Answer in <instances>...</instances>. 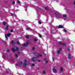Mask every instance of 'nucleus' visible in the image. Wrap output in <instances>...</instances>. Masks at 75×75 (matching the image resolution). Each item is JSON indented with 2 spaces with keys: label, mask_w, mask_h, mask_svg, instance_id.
<instances>
[{
  "label": "nucleus",
  "mask_w": 75,
  "mask_h": 75,
  "mask_svg": "<svg viewBox=\"0 0 75 75\" xmlns=\"http://www.w3.org/2000/svg\"><path fill=\"white\" fill-rule=\"evenodd\" d=\"M18 63L19 64H16V66H19V65H22V64H23V62H22L21 61H20L18 62Z\"/></svg>",
  "instance_id": "8"
},
{
  "label": "nucleus",
  "mask_w": 75,
  "mask_h": 75,
  "mask_svg": "<svg viewBox=\"0 0 75 75\" xmlns=\"http://www.w3.org/2000/svg\"><path fill=\"white\" fill-rule=\"evenodd\" d=\"M8 27L6 26L5 27V29L6 30H8Z\"/></svg>",
  "instance_id": "14"
},
{
  "label": "nucleus",
  "mask_w": 75,
  "mask_h": 75,
  "mask_svg": "<svg viewBox=\"0 0 75 75\" xmlns=\"http://www.w3.org/2000/svg\"><path fill=\"white\" fill-rule=\"evenodd\" d=\"M39 23V24H42V22H41V21H39L38 22Z\"/></svg>",
  "instance_id": "21"
},
{
  "label": "nucleus",
  "mask_w": 75,
  "mask_h": 75,
  "mask_svg": "<svg viewBox=\"0 0 75 75\" xmlns=\"http://www.w3.org/2000/svg\"><path fill=\"white\" fill-rule=\"evenodd\" d=\"M11 43L13 44V43H14V41H12L11 42Z\"/></svg>",
  "instance_id": "37"
},
{
  "label": "nucleus",
  "mask_w": 75,
  "mask_h": 75,
  "mask_svg": "<svg viewBox=\"0 0 75 75\" xmlns=\"http://www.w3.org/2000/svg\"><path fill=\"white\" fill-rule=\"evenodd\" d=\"M33 54L34 55H35V56L36 57H37V58H39L40 57H42V55L38 54L37 53H35V52H33Z\"/></svg>",
  "instance_id": "4"
},
{
  "label": "nucleus",
  "mask_w": 75,
  "mask_h": 75,
  "mask_svg": "<svg viewBox=\"0 0 75 75\" xmlns=\"http://www.w3.org/2000/svg\"><path fill=\"white\" fill-rule=\"evenodd\" d=\"M15 57H16V58H17L18 57V55H17V54H15Z\"/></svg>",
  "instance_id": "17"
},
{
  "label": "nucleus",
  "mask_w": 75,
  "mask_h": 75,
  "mask_svg": "<svg viewBox=\"0 0 75 75\" xmlns=\"http://www.w3.org/2000/svg\"><path fill=\"white\" fill-rule=\"evenodd\" d=\"M37 58L35 57H33L32 59V61H37Z\"/></svg>",
  "instance_id": "5"
},
{
  "label": "nucleus",
  "mask_w": 75,
  "mask_h": 75,
  "mask_svg": "<svg viewBox=\"0 0 75 75\" xmlns=\"http://www.w3.org/2000/svg\"><path fill=\"white\" fill-rule=\"evenodd\" d=\"M12 50L13 52H15L16 51H19V49L18 48L15 47H13L12 48Z\"/></svg>",
  "instance_id": "1"
},
{
  "label": "nucleus",
  "mask_w": 75,
  "mask_h": 75,
  "mask_svg": "<svg viewBox=\"0 0 75 75\" xmlns=\"http://www.w3.org/2000/svg\"><path fill=\"white\" fill-rule=\"evenodd\" d=\"M59 45H65V44L64 43H62L61 42H59Z\"/></svg>",
  "instance_id": "7"
},
{
  "label": "nucleus",
  "mask_w": 75,
  "mask_h": 75,
  "mask_svg": "<svg viewBox=\"0 0 75 75\" xmlns=\"http://www.w3.org/2000/svg\"><path fill=\"white\" fill-rule=\"evenodd\" d=\"M26 6H28V5H26Z\"/></svg>",
  "instance_id": "48"
},
{
  "label": "nucleus",
  "mask_w": 75,
  "mask_h": 75,
  "mask_svg": "<svg viewBox=\"0 0 75 75\" xmlns=\"http://www.w3.org/2000/svg\"><path fill=\"white\" fill-rule=\"evenodd\" d=\"M5 37H6V38L7 39V40H8V38H7V36L6 35V34H5Z\"/></svg>",
  "instance_id": "18"
},
{
  "label": "nucleus",
  "mask_w": 75,
  "mask_h": 75,
  "mask_svg": "<svg viewBox=\"0 0 75 75\" xmlns=\"http://www.w3.org/2000/svg\"><path fill=\"white\" fill-rule=\"evenodd\" d=\"M48 61H47V60H46V62H47V63H48Z\"/></svg>",
  "instance_id": "44"
},
{
  "label": "nucleus",
  "mask_w": 75,
  "mask_h": 75,
  "mask_svg": "<svg viewBox=\"0 0 75 75\" xmlns=\"http://www.w3.org/2000/svg\"><path fill=\"white\" fill-rule=\"evenodd\" d=\"M67 50H68V51H70V49H69V48H68L67 49Z\"/></svg>",
  "instance_id": "29"
},
{
  "label": "nucleus",
  "mask_w": 75,
  "mask_h": 75,
  "mask_svg": "<svg viewBox=\"0 0 75 75\" xmlns=\"http://www.w3.org/2000/svg\"><path fill=\"white\" fill-rule=\"evenodd\" d=\"M13 4H15V1H13Z\"/></svg>",
  "instance_id": "34"
},
{
  "label": "nucleus",
  "mask_w": 75,
  "mask_h": 75,
  "mask_svg": "<svg viewBox=\"0 0 75 75\" xmlns=\"http://www.w3.org/2000/svg\"><path fill=\"white\" fill-rule=\"evenodd\" d=\"M71 54H69L68 57V59H71Z\"/></svg>",
  "instance_id": "11"
},
{
  "label": "nucleus",
  "mask_w": 75,
  "mask_h": 75,
  "mask_svg": "<svg viewBox=\"0 0 75 75\" xmlns=\"http://www.w3.org/2000/svg\"><path fill=\"white\" fill-rule=\"evenodd\" d=\"M53 72L54 73V74H56L57 73V70L56 69L54 68L53 69Z\"/></svg>",
  "instance_id": "6"
},
{
  "label": "nucleus",
  "mask_w": 75,
  "mask_h": 75,
  "mask_svg": "<svg viewBox=\"0 0 75 75\" xmlns=\"http://www.w3.org/2000/svg\"><path fill=\"white\" fill-rule=\"evenodd\" d=\"M57 53L58 54H59L60 53V51H57Z\"/></svg>",
  "instance_id": "33"
},
{
  "label": "nucleus",
  "mask_w": 75,
  "mask_h": 75,
  "mask_svg": "<svg viewBox=\"0 0 75 75\" xmlns=\"http://www.w3.org/2000/svg\"><path fill=\"white\" fill-rule=\"evenodd\" d=\"M2 57L3 58H5V56L3 54L2 55Z\"/></svg>",
  "instance_id": "23"
},
{
  "label": "nucleus",
  "mask_w": 75,
  "mask_h": 75,
  "mask_svg": "<svg viewBox=\"0 0 75 75\" xmlns=\"http://www.w3.org/2000/svg\"><path fill=\"white\" fill-rule=\"evenodd\" d=\"M59 51H62V49L60 48L59 49Z\"/></svg>",
  "instance_id": "38"
},
{
  "label": "nucleus",
  "mask_w": 75,
  "mask_h": 75,
  "mask_svg": "<svg viewBox=\"0 0 75 75\" xmlns=\"http://www.w3.org/2000/svg\"><path fill=\"white\" fill-rule=\"evenodd\" d=\"M55 16H57V13H55Z\"/></svg>",
  "instance_id": "41"
},
{
  "label": "nucleus",
  "mask_w": 75,
  "mask_h": 75,
  "mask_svg": "<svg viewBox=\"0 0 75 75\" xmlns=\"http://www.w3.org/2000/svg\"><path fill=\"white\" fill-rule=\"evenodd\" d=\"M41 62V60H38V62Z\"/></svg>",
  "instance_id": "43"
},
{
  "label": "nucleus",
  "mask_w": 75,
  "mask_h": 75,
  "mask_svg": "<svg viewBox=\"0 0 75 75\" xmlns=\"http://www.w3.org/2000/svg\"><path fill=\"white\" fill-rule=\"evenodd\" d=\"M60 71L61 72H62L63 71V69H62V67H61Z\"/></svg>",
  "instance_id": "12"
},
{
  "label": "nucleus",
  "mask_w": 75,
  "mask_h": 75,
  "mask_svg": "<svg viewBox=\"0 0 75 75\" xmlns=\"http://www.w3.org/2000/svg\"><path fill=\"white\" fill-rule=\"evenodd\" d=\"M12 61H14V60H13Z\"/></svg>",
  "instance_id": "49"
},
{
  "label": "nucleus",
  "mask_w": 75,
  "mask_h": 75,
  "mask_svg": "<svg viewBox=\"0 0 75 75\" xmlns=\"http://www.w3.org/2000/svg\"><path fill=\"white\" fill-rule=\"evenodd\" d=\"M26 30H30V29L29 28H26Z\"/></svg>",
  "instance_id": "39"
},
{
  "label": "nucleus",
  "mask_w": 75,
  "mask_h": 75,
  "mask_svg": "<svg viewBox=\"0 0 75 75\" xmlns=\"http://www.w3.org/2000/svg\"><path fill=\"white\" fill-rule=\"evenodd\" d=\"M24 61L25 62L23 64V65H24L25 67H26V65H29V64H30L29 62L27 61L25 59L24 60Z\"/></svg>",
  "instance_id": "3"
},
{
  "label": "nucleus",
  "mask_w": 75,
  "mask_h": 75,
  "mask_svg": "<svg viewBox=\"0 0 75 75\" xmlns=\"http://www.w3.org/2000/svg\"><path fill=\"white\" fill-rule=\"evenodd\" d=\"M17 1V3H21L20 2V1L19 0H18Z\"/></svg>",
  "instance_id": "26"
},
{
  "label": "nucleus",
  "mask_w": 75,
  "mask_h": 75,
  "mask_svg": "<svg viewBox=\"0 0 75 75\" xmlns=\"http://www.w3.org/2000/svg\"><path fill=\"white\" fill-rule=\"evenodd\" d=\"M32 66H33V67H34V66H35V64H32Z\"/></svg>",
  "instance_id": "28"
},
{
  "label": "nucleus",
  "mask_w": 75,
  "mask_h": 75,
  "mask_svg": "<svg viewBox=\"0 0 75 75\" xmlns=\"http://www.w3.org/2000/svg\"><path fill=\"white\" fill-rule=\"evenodd\" d=\"M58 28H63V26L61 25H59L58 26Z\"/></svg>",
  "instance_id": "9"
},
{
  "label": "nucleus",
  "mask_w": 75,
  "mask_h": 75,
  "mask_svg": "<svg viewBox=\"0 0 75 75\" xmlns=\"http://www.w3.org/2000/svg\"><path fill=\"white\" fill-rule=\"evenodd\" d=\"M11 16H13V14L11 13Z\"/></svg>",
  "instance_id": "36"
},
{
  "label": "nucleus",
  "mask_w": 75,
  "mask_h": 75,
  "mask_svg": "<svg viewBox=\"0 0 75 75\" xmlns=\"http://www.w3.org/2000/svg\"><path fill=\"white\" fill-rule=\"evenodd\" d=\"M35 49V48H34V47H33L32 48V50L33 51H34V50Z\"/></svg>",
  "instance_id": "27"
},
{
  "label": "nucleus",
  "mask_w": 75,
  "mask_h": 75,
  "mask_svg": "<svg viewBox=\"0 0 75 75\" xmlns=\"http://www.w3.org/2000/svg\"><path fill=\"white\" fill-rule=\"evenodd\" d=\"M38 36L40 38H42V36H41V35H38Z\"/></svg>",
  "instance_id": "24"
},
{
  "label": "nucleus",
  "mask_w": 75,
  "mask_h": 75,
  "mask_svg": "<svg viewBox=\"0 0 75 75\" xmlns=\"http://www.w3.org/2000/svg\"><path fill=\"white\" fill-rule=\"evenodd\" d=\"M11 33H13V30H11Z\"/></svg>",
  "instance_id": "32"
},
{
  "label": "nucleus",
  "mask_w": 75,
  "mask_h": 75,
  "mask_svg": "<svg viewBox=\"0 0 75 75\" xmlns=\"http://www.w3.org/2000/svg\"><path fill=\"white\" fill-rule=\"evenodd\" d=\"M6 72H7V73H8V71H7Z\"/></svg>",
  "instance_id": "46"
},
{
  "label": "nucleus",
  "mask_w": 75,
  "mask_h": 75,
  "mask_svg": "<svg viewBox=\"0 0 75 75\" xmlns=\"http://www.w3.org/2000/svg\"><path fill=\"white\" fill-rule=\"evenodd\" d=\"M74 5H75V1H74Z\"/></svg>",
  "instance_id": "45"
},
{
  "label": "nucleus",
  "mask_w": 75,
  "mask_h": 75,
  "mask_svg": "<svg viewBox=\"0 0 75 75\" xmlns=\"http://www.w3.org/2000/svg\"><path fill=\"white\" fill-rule=\"evenodd\" d=\"M26 44H25L21 48V49L22 50H23V49H24L25 47H27V45H28V43H29V41H27L26 42Z\"/></svg>",
  "instance_id": "2"
},
{
  "label": "nucleus",
  "mask_w": 75,
  "mask_h": 75,
  "mask_svg": "<svg viewBox=\"0 0 75 75\" xmlns=\"http://www.w3.org/2000/svg\"><path fill=\"white\" fill-rule=\"evenodd\" d=\"M43 74H46V72L45 71H44L43 72Z\"/></svg>",
  "instance_id": "25"
},
{
  "label": "nucleus",
  "mask_w": 75,
  "mask_h": 75,
  "mask_svg": "<svg viewBox=\"0 0 75 75\" xmlns=\"http://www.w3.org/2000/svg\"><path fill=\"white\" fill-rule=\"evenodd\" d=\"M44 61H46V60H47V59H46V58H45V59H44Z\"/></svg>",
  "instance_id": "42"
},
{
  "label": "nucleus",
  "mask_w": 75,
  "mask_h": 75,
  "mask_svg": "<svg viewBox=\"0 0 75 75\" xmlns=\"http://www.w3.org/2000/svg\"><path fill=\"white\" fill-rule=\"evenodd\" d=\"M63 31L65 32V33H67V30L65 29H63Z\"/></svg>",
  "instance_id": "16"
},
{
  "label": "nucleus",
  "mask_w": 75,
  "mask_h": 75,
  "mask_svg": "<svg viewBox=\"0 0 75 75\" xmlns=\"http://www.w3.org/2000/svg\"><path fill=\"white\" fill-rule=\"evenodd\" d=\"M18 54H20V52H17Z\"/></svg>",
  "instance_id": "40"
},
{
  "label": "nucleus",
  "mask_w": 75,
  "mask_h": 75,
  "mask_svg": "<svg viewBox=\"0 0 75 75\" xmlns=\"http://www.w3.org/2000/svg\"><path fill=\"white\" fill-rule=\"evenodd\" d=\"M67 16V14H63V17H66Z\"/></svg>",
  "instance_id": "13"
},
{
  "label": "nucleus",
  "mask_w": 75,
  "mask_h": 75,
  "mask_svg": "<svg viewBox=\"0 0 75 75\" xmlns=\"http://www.w3.org/2000/svg\"><path fill=\"white\" fill-rule=\"evenodd\" d=\"M35 41H37V39H35Z\"/></svg>",
  "instance_id": "35"
},
{
  "label": "nucleus",
  "mask_w": 75,
  "mask_h": 75,
  "mask_svg": "<svg viewBox=\"0 0 75 75\" xmlns=\"http://www.w3.org/2000/svg\"><path fill=\"white\" fill-rule=\"evenodd\" d=\"M45 10H49V8H48L47 7H45Z\"/></svg>",
  "instance_id": "10"
},
{
  "label": "nucleus",
  "mask_w": 75,
  "mask_h": 75,
  "mask_svg": "<svg viewBox=\"0 0 75 75\" xmlns=\"http://www.w3.org/2000/svg\"><path fill=\"white\" fill-rule=\"evenodd\" d=\"M25 37L26 38H29V36L28 35H26L25 36Z\"/></svg>",
  "instance_id": "19"
},
{
  "label": "nucleus",
  "mask_w": 75,
  "mask_h": 75,
  "mask_svg": "<svg viewBox=\"0 0 75 75\" xmlns=\"http://www.w3.org/2000/svg\"><path fill=\"white\" fill-rule=\"evenodd\" d=\"M17 44H18V45H20V42L18 41H17Z\"/></svg>",
  "instance_id": "20"
},
{
  "label": "nucleus",
  "mask_w": 75,
  "mask_h": 75,
  "mask_svg": "<svg viewBox=\"0 0 75 75\" xmlns=\"http://www.w3.org/2000/svg\"><path fill=\"white\" fill-rule=\"evenodd\" d=\"M7 52H9V49H8L6 50Z\"/></svg>",
  "instance_id": "30"
},
{
  "label": "nucleus",
  "mask_w": 75,
  "mask_h": 75,
  "mask_svg": "<svg viewBox=\"0 0 75 75\" xmlns=\"http://www.w3.org/2000/svg\"><path fill=\"white\" fill-rule=\"evenodd\" d=\"M52 59L53 61H54V60H55V59H54V58L53 57H52Z\"/></svg>",
  "instance_id": "31"
},
{
  "label": "nucleus",
  "mask_w": 75,
  "mask_h": 75,
  "mask_svg": "<svg viewBox=\"0 0 75 75\" xmlns=\"http://www.w3.org/2000/svg\"><path fill=\"white\" fill-rule=\"evenodd\" d=\"M11 35L10 34H8L7 35V36L8 37H10Z\"/></svg>",
  "instance_id": "22"
},
{
  "label": "nucleus",
  "mask_w": 75,
  "mask_h": 75,
  "mask_svg": "<svg viewBox=\"0 0 75 75\" xmlns=\"http://www.w3.org/2000/svg\"><path fill=\"white\" fill-rule=\"evenodd\" d=\"M58 18H60V17H58Z\"/></svg>",
  "instance_id": "47"
},
{
  "label": "nucleus",
  "mask_w": 75,
  "mask_h": 75,
  "mask_svg": "<svg viewBox=\"0 0 75 75\" xmlns=\"http://www.w3.org/2000/svg\"><path fill=\"white\" fill-rule=\"evenodd\" d=\"M3 25H6V23L4 21L3 22Z\"/></svg>",
  "instance_id": "15"
}]
</instances>
